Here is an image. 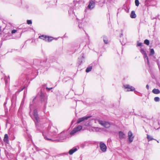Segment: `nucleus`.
Wrapping results in <instances>:
<instances>
[{
    "label": "nucleus",
    "instance_id": "14",
    "mask_svg": "<svg viewBox=\"0 0 160 160\" xmlns=\"http://www.w3.org/2000/svg\"><path fill=\"white\" fill-rule=\"evenodd\" d=\"M119 135V138L120 140H122L126 138V134L122 131H120L118 132Z\"/></svg>",
    "mask_w": 160,
    "mask_h": 160
},
{
    "label": "nucleus",
    "instance_id": "37",
    "mask_svg": "<svg viewBox=\"0 0 160 160\" xmlns=\"http://www.w3.org/2000/svg\"><path fill=\"white\" fill-rule=\"evenodd\" d=\"M146 88L148 90L149 89V86L148 84L146 85Z\"/></svg>",
    "mask_w": 160,
    "mask_h": 160
},
{
    "label": "nucleus",
    "instance_id": "30",
    "mask_svg": "<svg viewBox=\"0 0 160 160\" xmlns=\"http://www.w3.org/2000/svg\"><path fill=\"white\" fill-rule=\"evenodd\" d=\"M145 61H146V63L149 66V59L148 56H147V57H145V59H144Z\"/></svg>",
    "mask_w": 160,
    "mask_h": 160
},
{
    "label": "nucleus",
    "instance_id": "46",
    "mask_svg": "<svg viewBox=\"0 0 160 160\" xmlns=\"http://www.w3.org/2000/svg\"><path fill=\"white\" fill-rule=\"evenodd\" d=\"M158 67L159 69V71H160V65H158Z\"/></svg>",
    "mask_w": 160,
    "mask_h": 160
},
{
    "label": "nucleus",
    "instance_id": "1",
    "mask_svg": "<svg viewBox=\"0 0 160 160\" xmlns=\"http://www.w3.org/2000/svg\"><path fill=\"white\" fill-rule=\"evenodd\" d=\"M36 98V97L34 98L32 102H31L30 104L29 114L34 122L37 130L38 131V132H42V135L45 139L48 140H52L51 139L48 137L47 133L46 132H42V130L40 129L39 126L40 119L39 116L37 109L34 108L33 112V115H32L31 114L33 107L34 106V104L35 103V100Z\"/></svg>",
    "mask_w": 160,
    "mask_h": 160
},
{
    "label": "nucleus",
    "instance_id": "19",
    "mask_svg": "<svg viewBox=\"0 0 160 160\" xmlns=\"http://www.w3.org/2000/svg\"><path fill=\"white\" fill-rule=\"evenodd\" d=\"M3 140L5 142L8 143V137L7 134H5Z\"/></svg>",
    "mask_w": 160,
    "mask_h": 160
},
{
    "label": "nucleus",
    "instance_id": "18",
    "mask_svg": "<svg viewBox=\"0 0 160 160\" xmlns=\"http://www.w3.org/2000/svg\"><path fill=\"white\" fill-rule=\"evenodd\" d=\"M140 52L144 55V58L145 59V57H147V56H148L146 51L144 49L141 48L140 50Z\"/></svg>",
    "mask_w": 160,
    "mask_h": 160
},
{
    "label": "nucleus",
    "instance_id": "4",
    "mask_svg": "<svg viewBox=\"0 0 160 160\" xmlns=\"http://www.w3.org/2000/svg\"><path fill=\"white\" fill-rule=\"evenodd\" d=\"M77 3V1H73V2L69 5V6L70 8V9L68 10V13L69 14H71L72 13H73V9L75 8V6Z\"/></svg>",
    "mask_w": 160,
    "mask_h": 160
},
{
    "label": "nucleus",
    "instance_id": "21",
    "mask_svg": "<svg viewBox=\"0 0 160 160\" xmlns=\"http://www.w3.org/2000/svg\"><path fill=\"white\" fill-rule=\"evenodd\" d=\"M152 92L155 94H158L160 93V91L158 89L154 88L152 90Z\"/></svg>",
    "mask_w": 160,
    "mask_h": 160
},
{
    "label": "nucleus",
    "instance_id": "41",
    "mask_svg": "<svg viewBox=\"0 0 160 160\" xmlns=\"http://www.w3.org/2000/svg\"><path fill=\"white\" fill-rule=\"evenodd\" d=\"M94 128L95 129V131H98V130H97V129H98L99 128L98 127L97 128H95V127H94L93 128Z\"/></svg>",
    "mask_w": 160,
    "mask_h": 160
},
{
    "label": "nucleus",
    "instance_id": "44",
    "mask_svg": "<svg viewBox=\"0 0 160 160\" xmlns=\"http://www.w3.org/2000/svg\"><path fill=\"white\" fill-rule=\"evenodd\" d=\"M157 64H158V66L159 65H160V64L159 63V62L158 61H157Z\"/></svg>",
    "mask_w": 160,
    "mask_h": 160
},
{
    "label": "nucleus",
    "instance_id": "7",
    "mask_svg": "<svg viewBox=\"0 0 160 160\" xmlns=\"http://www.w3.org/2000/svg\"><path fill=\"white\" fill-rule=\"evenodd\" d=\"M39 38L45 41H48V42H51L53 40L52 37L44 35L39 36Z\"/></svg>",
    "mask_w": 160,
    "mask_h": 160
},
{
    "label": "nucleus",
    "instance_id": "51",
    "mask_svg": "<svg viewBox=\"0 0 160 160\" xmlns=\"http://www.w3.org/2000/svg\"><path fill=\"white\" fill-rule=\"evenodd\" d=\"M85 12H87V10H86V9L85 10Z\"/></svg>",
    "mask_w": 160,
    "mask_h": 160
},
{
    "label": "nucleus",
    "instance_id": "39",
    "mask_svg": "<svg viewBox=\"0 0 160 160\" xmlns=\"http://www.w3.org/2000/svg\"><path fill=\"white\" fill-rule=\"evenodd\" d=\"M159 14H158L157 16L156 17V19H158L160 20V19L159 18Z\"/></svg>",
    "mask_w": 160,
    "mask_h": 160
},
{
    "label": "nucleus",
    "instance_id": "9",
    "mask_svg": "<svg viewBox=\"0 0 160 160\" xmlns=\"http://www.w3.org/2000/svg\"><path fill=\"white\" fill-rule=\"evenodd\" d=\"M82 129V126L81 125H79L76 127L70 132V134L71 135H73L78 131H80Z\"/></svg>",
    "mask_w": 160,
    "mask_h": 160
},
{
    "label": "nucleus",
    "instance_id": "13",
    "mask_svg": "<svg viewBox=\"0 0 160 160\" xmlns=\"http://www.w3.org/2000/svg\"><path fill=\"white\" fill-rule=\"evenodd\" d=\"M99 147L101 150L102 152H105L106 151L107 147L104 143L100 142L99 143Z\"/></svg>",
    "mask_w": 160,
    "mask_h": 160
},
{
    "label": "nucleus",
    "instance_id": "40",
    "mask_svg": "<svg viewBox=\"0 0 160 160\" xmlns=\"http://www.w3.org/2000/svg\"><path fill=\"white\" fill-rule=\"evenodd\" d=\"M121 31L122 32V33L120 35V37H122V36H123V33H122V30H121Z\"/></svg>",
    "mask_w": 160,
    "mask_h": 160
},
{
    "label": "nucleus",
    "instance_id": "42",
    "mask_svg": "<svg viewBox=\"0 0 160 160\" xmlns=\"http://www.w3.org/2000/svg\"><path fill=\"white\" fill-rule=\"evenodd\" d=\"M151 18H152V19H156V17H152V16L151 17Z\"/></svg>",
    "mask_w": 160,
    "mask_h": 160
},
{
    "label": "nucleus",
    "instance_id": "31",
    "mask_svg": "<svg viewBox=\"0 0 160 160\" xmlns=\"http://www.w3.org/2000/svg\"><path fill=\"white\" fill-rule=\"evenodd\" d=\"M135 3L136 6L138 7L139 6V2L138 0H135Z\"/></svg>",
    "mask_w": 160,
    "mask_h": 160
},
{
    "label": "nucleus",
    "instance_id": "53",
    "mask_svg": "<svg viewBox=\"0 0 160 160\" xmlns=\"http://www.w3.org/2000/svg\"><path fill=\"white\" fill-rule=\"evenodd\" d=\"M157 142H158V143L159 142H158V141H157Z\"/></svg>",
    "mask_w": 160,
    "mask_h": 160
},
{
    "label": "nucleus",
    "instance_id": "33",
    "mask_svg": "<svg viewBox=\"0 0 160 160\" xmlns=\"http://www.w3.org/2000/svg\"><path fill=\"white\" fill-rule=\"evenodd\" d=\"M142 43L141 42H140L138 41L137 42V46H142Z\"/></svg>",
    "mask_w": 160,
    "mask_h": 160
},
{
    "label": "nucleus",
    "instance_id": "23",
    "mask_svg": "<svg viewBox=\"0 0 160 160\" xmlns=\"http://www.w3.org/2000/svg\"><path fill=\"white\" fill-rule=\"evenodd\" d=\"M103 41L106 44H107L108 43V41L107 38L106 36H104L103 37Z\"/></svg>",
    "mask_w": 160,
    "mask_h": 160
},
{
    "label": "nucleus",
    "instance_id": "20",
    "mask_svg": "<svg viewBox=\"0 0 160 160\" xmlns=\"http://www.w3.org/2000/svg\"><path fill=\"white\" fill-rule=\"evenodd\" d=\"M136 15L135 14V12L134 11H132L131 12L130 14V17L132 18H134L136 17Z\"/></svg>",
    "mask_w": 160,
    "mask_h": 160
},
{
    "label": "nucleus",
    "instance_id": "5",
    "mask_svg": "<svg viewBox=\"0 0 160 160\" xmlns=\"http://www.w3.org/2000/svg\"><path fill=\"white\" fill-rule=\"evenodd\" d=\"M48 131L50 132L53 133L54 134L58 133L57 129L54 126L49 125L48 128Z\"/></svg>",
    "mask_w": 160,
    "mask_h": 160
},
{
    "label": "nucleus",
    "instance_id": "10",
    "mask_svg": "<svg viewBox=\"0 0 160 160\" xmlns=\"http://www.w3.org/2000/svg\"><path fill=\"white\" fill-rule=\"evenodd\" d=\"M134 136H133L132 132L129 131L128 132V140L129 143H131L133 141Z\"/></svg>",
    "mask_w": 160,
    "mask_h": 160
},
{
    "label": "nucleus",
    "instance_id": "3",
    "mask_svg": "<svg viewBox=\"0 0 160 160\" xmlns=\"http://www.w3.org/2000/svg\"><path fill=\"white\" fill-rule=\"evenodd\" d=\"M33 64L32 67L37 70L41 68L40 64L41 63V62L40 60L35 59L33 61Z\"/></svg>",
    "mask_w": 160,
    "mask_h": 160
},
{
    "label": "nucleus",
    "instance_id": "28",
    "mask_svg": "<svg viewBox=\"0 0 160 160\" xmlns=\"http://www.w3.org/2000/svg\"><path fill=\"white\" fill-rule=\"evenodd\" d=\"M144 43L147 45H148L149 44V41L147 39H146L144 41Z\"/></svg>",
    "mask_w": 160,
    "mask_h": 160
},
{
    "label": "nucleus",
    "instance_id": "47",
    "mask_svg": "<svg viewBox=\"0 0 160 160\" xmlns=\"http://www.w3.org/2000/svg\"><path fill=\"white\" fill-rule=\"evenodd\" d=\"M149 0H146L145 2H147L148 1H149Z\"/></svg>",
    "mask_w": 160,
    "mask_h": 160
},
{
    "label": "nucleus",
    "instance_id": "32",
    "mask_svg": "<svg viewBox=\"0 0 160 160\" xmlns=\"http://www.w3.org/2000/svg\"><path fill=\"white\" fill-rule=\"evenodd\" d=\"M27 23L28 24L30 25L32 24V21L31 20H28L27 21Z\"/></svg>",
    "mask_w": 160,
    "mask_h": 160
},
{
    "label": "nucleus",
    "instance_id": "22",
    "mask_svg": "<svg viewBox=\"0 0 160 160\" xmlns=\"http://www.w3.org/2000/svg\"><path fill=\"white\" fill-rule=\"evenodd\" d=\"M4 80H5V82L6 84H7L8 83V82L9 81V80H10L9 76H8V77H7V76H6L5 77Z\"/></svg>",
    "mask_w": 160,
    "mask_h": 160
},
{
    "label": "nucleus",
    "instance_id": "38",
    "mask_svg": "<svg viewBox=\"0 0 160 160\" xmlns=\"http://www.w3.org/2000/svg\"><path fill=\"white\" fill-rule=\"evenodd\" d=\"M25 88V87L23 88H22L21 90H19V92H21V91H22L24 89V88Z\"/></svg>",
    "mask_w": 160,
    "mask_h": 160
},
{
    "label": "nucleus",
    "instance_id": "12",
    "mask_svg": "<svg viewBox=\"0 0 160 160\" xmlns=\"http://www.w3.org/2000/svg\"><path fill=\"white\" fill-rule=\"evenodd\" d=\"M91 117V116H86L82 117L79 118L78 119L77 122V123L79 124L82 122L87 120L88 118H90Z\"/></svg>",
    "mask_w": 160,
    "mask_h": 160
},
{
    "label": "nucleus",
    "instance_id": "34",
    "mask_svg": "<svg viewBox=\"0 0 160 160\" xmlns=\"http://www.w3.org/2000/svg\"><path fill=\"white\" fill-rule=\"evenodd\" d=\"M82 25L81 24V23H79V24H78V27L80 29H83V28L82 27Z\"/></svg>",
    "mask_w": 160,
    "mask_h": 160
},
{
    "label": "nucleus",
    "instance_id": "54",
    "mask_svg": "<svg viewBox=\"0 0 160 160\" xmlns=\"http://www.w3.org/2000/svg\"><path fill=\"white\" fill-rule=\"evenodd\" d=\"M88 125L85 124V125L87 126Z\"/></svg>",
    "mask_w": 160,
    "mask_h": 160
},
{
    "label": "nucleus",
    "instance_id": "50",
    "mask_svg": "<svg viewBox=\"0 0 160 160\" xmlns=\"http://www.w3.org/2000/svg\"><path fill=\"white\" fill-rule=\"evenodd\" d=\"M73 121H72V123H73Z\"/></svg>",
    "mask_w": 160,
    "mask_h": 160
},
{
    "label": "nucleus",
    "instance_id": "27",
    "mask_svg": "<svg viewBox=\"0 0 160 160\" xmlns=\"http://www.w3.org/2000/svg\"><path fill=\"white\" fill-rule=\"evenodd\" d=\"M154 54V51L153 49H151L150 50V53L149 55L152 56Z\"/></svg>",
    "mask_w": 160,
    "mask_h": 160
},
{
    "label": "nucleus",
    "instance_id": "55",
    "mask_svg": "<svg viewBox=\"0 0 160 160\" xmlns=\"http://www.w3.org/2000/svg\"><path fill=\"white\" fill-rule=\"evenodd\" d=\"M99 2H101V1H99Z\"/></svg>",
    "mask_w": 160,
    "mask_h": 160
},
{
    "label": "nucleus",
    "instance_id": "52",
    "mask_svg": "<svg viewBox=\"0 0 160 160\" xmlns=\"http://www.w3.org/2000/svg\"><path fill=\"white\" fill-rule=\"evenodd\" d=\"M8 99V98H7H7H6V100H7Z\"/></svg>",
    "mask_w": 160,
    "mask_h": 160
},
{
    "label": "nucleus",
    "instance_id": "11",
    "mask_svg": "<svg viewBox=\"0 0 160 160\" xmlns=\"http://www.w3.org/2000/svg\"><path fill=\"white\" fill-rule=\"evenodd\" d=\"M123 87L126 89H127L126 91L127 92L133 91L135 90V88L128 84H125L123 85Z\"/></svg>",
    "mask_w": 160,
    "mask_h": 160
},
{
    "label": "nucleus",
    "instance_id": "25",
    "mask_svg": "<svg viewBox=\"0 0 160 160\" xmlns=\"http://www.w3.org/2000/svg\"><path fill=\"white\" fill-rule=\"evenodd\" d=\"M68 80H71V79L69 77L65 78L62 80V82L63 83H65Z\"/></svg>",
    "mask_w": 160,
    "mask_h": 160
},
{
    "label": "nucleus",
    "instance_id": "26",
    "mask_svg": "<svg viewBox=\"0 0 160 160\" xmlns=\"http://www.w3.org/2000/svg\"><path fill=\"white\" fill-rule=\"evenodd\" d=\"M147 138L148 141H150L152 140H154V139L152 136L148 134L147 135Z\"/></svg>",
    "mask_w": 160,
    "mask_h": 160
},
{
    "label": "nucleus",
    "instance_id": "35",
    "mask_svg": "<svg viewBox=\"0 0 160 160\" xmlns=\"http://www.w3.org/2000/svg\"><path fill=\"white\" fill-rule=\"evenodd\" d=\"M17 32V30L15 29H13L12 31L11 32L12 34H14L16 33Z\"/></svg>",
    "mask_w": 160,
    "mask_h": 160
},
{
    "label": "nucleus",
    "instance_id": "8",
    "mask_svg": "<svg viewBox=\"0 0 160 160\" xmlns=\"http://www.w3.org/2000/svg\"><path fill=\"white\" fill-rule=\"evenodd\" d=\"M95 0H90L89 2V4L87 8V9H88L90 10L92 9L95 6Z\"/></svg>",
    "mask_w": 160,
    "mask_h": 160
},
{
    "label": "nucleus",
    "instance_id": "2",
    "mask_svg": "<svg viewBox=\"0 0 160 160\" xmlns=\"http://www.w3.org/2000/svg\"><path fill=\"white\" fill-rule=\"evenodd\" d=\"M45 88L48 90H50L52 89L53 88L52 87L48 88L46 87L45 84L43 85L40 89V91L38 93L37 96V97L39 98L40 100L42 105L43 106L44 109L46 108L47 103V98L44 94V90Z\"/></svg>",
    "mask_w": 160,
    "mask_h": 160
},
{
    "label": "nucleus",
    "instance_id": "43",
    "mask_svg": "<svg viewBox=\"0 0 160 160\" xmlns=\"http://www.w3.org/2000/svg\"><path fill=\"white\" fill-rule=\"evenodd\" d=\"M7 103V102H5L4 103V107H5V105H6V104Z\"/></svg>",
    "mask_w": 160,
    "mask_h": 160
},
{
    "label": "nucleus",
    "instance_id": "48",
    "mask_svg": "<svg viewBox=\"0 0 160 160\" xmlns=\"http://www.w3.org/2000/svg\"><path fill=\"white\" fill-rule=\"evenodd\" d=\"M105 0H104V1L102 2L103 3H105Z\"/></svg>",
    "mask_w": 160,
    "mask_h": 160
},
{
    "label": "nucleus",
    "instance_id": "49",
    "mask_svg": "<svg viewBox=\"0 0 160 160\" xmlns=\"http://www.w3.org/2000/svg\"><path fill=\"white\" fill-rule=\"evenodd\" d=\"M1 31V27L0 26V32Z\"/></svg>",
    "mask_w": 160,
    "mask_h": 160
},
{
    "label": "nucleus",
    "instance_id": "36",
    "mask_svg": "<svg viewBox=\"0 0 160 160\" xmlns=\"http://www.w3.org/2000/svg\"><path fill=\"white\" fill-rule=\"evenodd\" d=\"M141 118H146V115H143V116H142V115H141L140 116Z\"/></svg>",
    "mask_w": 160,
    "mask_h": 160
},
{
    "label": "nucleus",
    "instance_id": "17",
    "mask_svg": "<svg viewBox=\"0 0 160 160\" xmlns=\"http://www.w3.org/2000/svg\"><path fill=\"white\" fill-rule=\"evenodd\" d=\"M59 137L60 140L62 141V142H63V140L66 138V136L64 133H61V134L59 135Z\"/></svg>",
    "mask_w": 160,
    "mask_h": 160
},
{
    "label": "nucleus",
    "instance_id": "6",
    "mask_svg": "<svg viewBox=\"0 0 160 160\" xmlns=\"http://www.w3.org/2000/svg\"><path fill=\"white\" fill-rule=\"evenodd\" d=\"M98 122L102 126L107 128H109L110 126V124L109 122L102 120H98Z\"/></svg>",
    "mask_w": 160,
    "mask_h": 160
},
{
    "label": "nucleus",
    "instance_id": "24",
    "mask_svg": "<svg viewBox=\"0 0 160 160\" xmlns=\"http://www.w3.org/2000/svg\"><path fill=\"white\" fill-rule=\"evenodd\" d=\"M92 68V66H89L86 69V72H90Z\"/></svg>",
    "mask_w": 160,
    "mask_h": 160
},
{
    "label": "nucleus",
    "instance_id": "45",
    "mask_svg": "<svg viewBox=\"0 0 160 160\" xmlns=\"http://www.w3.org/2000/svg\"><path fill=\"white\" fill-rule=\"evenodd\" d=\"M23 103H24V102L23 101H22V102H21V105H20V107H21V106L22 105H23Z\"/></svg>",
    "mask_w": 160,
    "mask_h": 160
},
{
    "label": "nucleus",
    "instance_id": "16",
    "mask_svg": "<svg viewBox=\"0 0 160 160\" xmlns=\"http://www.w3.org/2000/svg\"><path fill=\"white\" fill-rule=\"evenodd\" d=\"M78 149L76 147H74L71 149L68 152V153L70 155L72 154L74 152L77 150Z\"/></svg>",
    "mask_w": 160,
    "mask_h": 160
},
{
    "label": "nucleus",
    "instance_id": "15",
    "mask_svg": "<svg viewBox=\"0 0 160 160\" xmlns=\"http://www.w3.org/2000/svg\"><path fill=\"white\" fill-rule=\"evenodd\" d=\"M78 63L79 65H81L82 63L85 62L84 57L83 56V54L81 57H80L78 58Z\"/></svg>",
    "mask_w": 160,
    "mask_h": 160
},
{
    "label": "nucleus",
    "instance_id": "29",
    "mask_svg": "<svg viewBox=\"0 0 160 160\" xmlns=\"http://www.w3.org/2000/svg\"><path fill=\"white\" fill-rule=\"evenodd\" d=\"M154 100L156 102H158L160 101V99L159 97H155L154 98Z\"/></svg>",
    "mask_w": 160,
    "mask_h": 160
}]
</instances>
